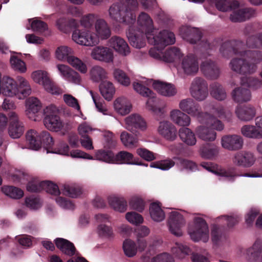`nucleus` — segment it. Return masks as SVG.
Returning a JSON list of instances; mask_svg holds the SVG:
<instances>
[{
    "instance_id": "f257e3e1",
    "label": "nucleus",
    "mask_w": 262,
    "mask_h": 262,
    "mask_svg": "<svg viewBox=\"0 0 262 262\" xmlns=\"http://www.w3.org/2000/svg\"><path fill=\"white\" fill-rule=\"evenodd\" d=\"M244 42L239 40H228L224 42L220 48V53L229 58L233 54L238 55L245 58H235L231 60L232 70L243 75L250 74L255 72L256 64L262 59V54L257 50H244Z\"/></svg>"
},
{
    "instance_id": "f03ea898",
    "label": "nucleus",
    "mask_w": 262,
    "mask_h": 262,
    "mask_svg": "<svg viewBox=\"0 0 262 262\" xmlns=\"http://www.w3.org/2000/svg\"><path fill=\"white\" fill-rule=\"evenodd\" d=\"M137 23L140 31L145 32L147 35L146 39L148 43H154L163 48L166 45H172L175 42L174 34L168 30H163L157 35H153L152 33L154 31L153 21L148 14L141 12L138 16Z\"/></svg>"
},
{
    "instance_id": "7ed1b4c3",
    "label": "nucleus",
    "mask_w": 262,
    "mask_h": 262,
    "mask_svg": "<svg viewBox=\"0 0 262 262\" xmlns=\"http://www.w3.org/2000/svg\"><path fill=\"white\" fill-rule=\"evenodd\" d=\"M118 1V3L113 4L110 8L111 18L120 23L134 24L136 20L135 11L138 7L137 0Z\"/></svg>"
},
{
    "instance_id": "20e7f679",
    "label": "nucleus",
    "mask_w": 262,
    "mask_h": 262,
    "mask_svg": "<svg viewBox=\"0 0 262 262\" xmlns=\"http://www.w3.org/2000/svg\"><path fill=\"white\" fill-rule=\"evenodd\" d=\"M9 97L17 96L19 99L28 97L31 93V86L24 78L17 76V81L9 77H4L1 84V93Z\"/></svg>"
},
{
    "instance_id": "39448f33",
    "label": "nucleus",
    "mask_w": 262,
    "mask_h": 262,
    "mask_svg": "<svg viewBox=\"0 0 262 262\" xmlns=\"http://www.w3.org/2000/svg\"><path fill=\"white\" fill-rule=\"evenodd\" d=\"M179 107L188 114L196 117L200 122L211 123L213 121L217 123V126L215 127L221 129L222 128L221 121L212 115L207 113H203L200 105L191 98H187L182 100L179 103Z\"/></svg>"
},
{
    "instance_id": "423d86ee",
    "label": "nucleus",
    "mask_w": 262,
    "mask_h": 262,
    "mask_svg": "<svg viewBox=\"0 0 262 262\" xmlns=\"http://www.w3.org/2000/svg\"><path fill=\"white\" fill-rule=\"evenodd\" d=\"M188 233L190 238L195 242L207 243L209 239V229L206 221L201 216L194 217L188 224Z\"/></svg>"
},
{
    "instance_id": "0eeeda50",
    "label": "nucleus",
    "mask_w": 262,
    "mask_h": 262,
    "mask_svg": "<svg viewBox=\"0 0 262 262\" xmlns=\"http://www.w3.org/2000/svg\"><path fill=\"white\" fill-rule=\"evenodd\" d=\"M40 147L43 146V150L47 153L52 152L62 155H68L69 146L64 142H60L55 148H53L54 141L53 137L48 131L44 130L39 133Z\"/></svg>"
},
{
    "instance_id": "6e6552de",
    "label": "nucleus",
    "mask_w": 262,
    "mask_h": 262,
    "mask_svg": "<svg viewBox=\"0 0 262 262\" xmlns=\"http://www.w3.org/2000/svg\"><path fill=\"white\" fill-rule=\"evenodd\" d=\"M58 110L56 106L51 105L43 110V123L45 126L52 131L58 132L62 129L63 124L58 115Z\"/></svg>"
},
{
    "instance_id": "1a4fd4ad",
    "label": "nucleus",
    "mask_w": 262,
    "mask_h": 262,
    "mask_svg": "<svg viewBox=\"0 0 262 262\" xmlns=\"http://www.w3.org/2000/svg\"><path fill=\"white\" fill-rule=\"evenodd\" d=\"M133 87L134 90L141 95L148 98L146 102V105L149 110L155 114H162L163 113V108L157 106V98L155 94L151 90L139 82H134Z\"/></svg>"
},
{
    "instance_id": "9d476101",
    "label": "nucleus",
    "mask_w": 262,
    "mask_h": 262,
    "mask_svg": "<svg viewBox=\"0 0 262 262\" xmlns=\"http://www.w3.org/2000/svg\"><path fill=\"white\" fill-rule=\"evenodd\" d=\"M32 78L35 82L42 84L47 92L52 94L59 95L62 93V90L50 79L46 72L41 70L34 71L32 74Z\"/></svg>"
},
{
    "instance_id": "9b49d317",
    "label": "nucleus",
    "mask_w": 262,
    "mask_h": 262,
    "mask_svg": "<svg viewBox=\"0 0 262 262\" xmlns=\"http://www.w3.org/2000/svg\"><path fill=\"white\" fill-rule=\"evenodd\" d=\"M9 124L8 133L9 136L13 139L19 138L24 134L25 126L20 120L18 114L14 111L8 112Z\"/></svg>"
},
{
    "instance_id": "f8f14e48",
    "label": "nucleus",
    "mask_w": 262,
    "mask_h": 262,
    "mask_svg": "<svg viewBox=\"0 0 262 262\" xmlns=\"http://www.w3.org/2000/svg\"><path fill=\"white\" fill-rule=\"evenodd\" d=\"M190 92L195 100L199 101L204 100L208 95L207 81L202 78L195 77L192 81Z\"/></svg>"
},
{
    "instance_id": "ddd939ff",
    "label": "nucleus",
    "mask_w": 262,
    "mask_h": 262,
    "mask_svg": "<svg viewBox=\"0 0 262 262\" xmlns=\"http://www.w3.org/2000/svg\"><path fill=\"white\" fill-rule=\"evenodd\" d=\"M72 39L77 43L85 46H95L99 41L96 34L86 30H74L72 34Z\"/></svg>"
},
{
    "instance_id": "4468645a",
    "label": "nucleus",
    "mask_w": 262,
    "mask_h": 262,
    "mask_svg": "<svg viewBox=\"0 0 262 262\" xmlns=\"http://www.w3.org/2000/svg\"><path fill=\"white\" fill-rule=\"evenodd\" d=\"M186 224L183 216L177 210L171 211L169 215L168 225L169 230L173 235L180 236L182 235V228Z\"/></svg>"
},
{
    "instance_id": "2eb2a0df",
    "label": "nucleus",
    "mask_w": 262,
    "mask_h": 262,
    "mask_svg": "<svg viewBox=\"0 0 262 262\" xmlns=\"http://www.w3.org/2000/svg\"><path fill=\"white\" fill-rule=\"evenodd\" d=\"M206 124L207 126H200L196 129V133L199 137L203 140L212 141L216 138V132L214 130L221 131L224 128V124L221 122L222 128L217 129L215 127L217 126V123L213 121L211 123L201 122Z\"/></svg>"
},
{
    "instance_id": "dca6fc26",
    "label": "nucleus",
    "mask_w": 262,
    "mask_h": 262,
    "mask_svg": "<svg viewBox=\"0 0 262 262\" xmlns=\"http://www.w3.org/2000/svg\"><path fill=\"white\" fill-rule=\"evenodd\" d=\"M158 132L163 138L169 141L175 140L178 136L176 127L168 121L160 122Z\"/></svg>"
},
{
    "instance_id": "f3484780",
    "label": "nucleus",
    "mask_w": 262,
    "mask_h": 262,
    "mask_svg": "<svg viewBox=\"0 0 262 262\" xmlns=\"http://www.w3.org/2000/svg\"><path fill=\"white\" fill-rule=\"evenodd\" d=\"M237 2H238V1ZM238 3L239 4V3ZM238 6L239 5L229 10V11L233 10L230 16V19L231 21L234 23L243 22L254 16L255 12L252 8H244L236 9ZM226 11H227L225 12ZM227 11H228V10Z\"/></svg>"
},
{
    "instance_id": "a211bd4d",
    "label": "nucleus",
    "mask_w": 262,
    "mask_h": 262,
    "mask_svg": "<svg viewBox=\"0 0 262 262\" xmlns=\"http://www.w3.org/2000/svg\"><path fill=\"white\" fill-rule=\"evenodd\" d=\"M201 70L208 79H217L220 75V70L216 64L212 60L207 59L203 61L200 67Z\"/></svg>"
},
{
    "instance_id": "6ab92c4d",
    "label": "nucleus",
    "mask_w": 262,
    "mask_h": 262,
    "mask_svg": "<svg viewBox=\"0 0 262 262\" xmlns=\"http://www.w3.org/2000/svg\"><path fill=\"white\" fill-rule=\"evenodd\" d=\"M223 147L229 150H237L243 146V140L242 137L236 135H226L221 140Z\"/></svg>"
},
{
    "instance_id": "aec40b11",
    "label": "nucleus",
    "mask_w": 262,
    "mask_h": 262,
    "mask_svg": "<svg viewBox=\"0 0 262 262\" xmlns=\"http://www.w3.org/2000/svg\"><path fill=\"white\" fill-rule=\"evenodd\" d=\"M127 37L130 45L136 48L140 49L145 45V38L147 35L145 32L138 31L136 32L133 27L130 26L128 31L126 33Z\"/></svg>"
},
{
    "instance_id": "412c9836",
    "label": "nucleus",
    "mask_w": 262,
    "mask_h": 262,
    "mask_svg": "<svg viewBox=\"0 0 262 262\" xmlns=\"http://www.w3.org/2000/svg\"><path fill=\"white\" fill-rule=\"evenodd\" d=\"M182 38L191 44L196 43L202 37V32L197 28L183 26L180 29Z\"/></svg>"
},
{
    "instance_id": "4be33fe9",
    "label": "nucleus",
    "mask_w": 262,
    "mask_h": 262,
    "mask_svg": "<svg viewBox=\"0 0 262 262\" xmlns=\"http://www.w3.org/2000/svg\"><path fill=\"white\" fill-rule=\"evenodd\" d=\"M182 68L187 75H194L199 70V63L196 57L190 54L185 57L182 61Z\"/></svg>"
},
{
    "instance_id": "5701e85b",
    "label": "nucleus",
    "mask_w": 262,
    "mask_h": 262,
    "mask_svg": "<svg viewBox=\"0 0 262 262\" xmlns=\"http://www.w3.org/2000/svg\"><path fill=\"white\" fill-rule=\"evenodd\" d=\"M127 129L133 134H139L138 129L144 130L146 128V123L143 118L139 115L134 114L129 116L126 119Z\"/></svg>"
},
{
    "instance_id": "b1692460",
    "label": "nucleus",
    "mask_w": 262,
    "mask_h": 262,
    "mask_svg": "<svg viewBox=\"0 0 262 262\" xmlns=\"http://www.w3.org/2000/svg\"><path fill=\"white\" fill-rule=\"evenodd\" d=\"M246 258L250 261H257L262 255V241L256 239L253 245L245 250Z\"/></svg>"
},
{
    "instance_id": "393cba45",
    "label": "nucleus",
    "mask_w": 262,
    "mask_h": 262,
    "mask_svg": "<svg viewBox=\"0 0 262 262\" xmlns=\"http://www.w3.org/2000/svg\"><path fill=\"white\" fill-rule=\"evenodd\" d=\"M27 115L28 117L34 121H37V117L39 114H41L40 112L41 108L40 101L35 97L29 98L27 101Z\"/></svg>"
},
{
    "instance_id": "a878e982",
    "label": "nucleus",
    "mask_w": 262,
    "mask_h": 262,
    "mask_svg": "<svg viewBox=\"0 0 262 262\" xmlns=\"http://www.w3.org/2000/svg\"><path fill=\"white\" fill-rule=\"evenodd\" d=\"M92 56L96 60L106 62L112 61L113 59L112 50L108 48L101 46H98L93 49Z\"/></svg>"
},
{
    "instance_id": "bb28decb",
    "label": "nucleus",
    "mask_w": 262,
    "mask_h": 262,
    "mask_svg": "<svg viewBox=\"0 0 262 262\" xmlns=\"http://www.w3.org/2000/svg\"><path fill=\"white\" fill-rule=\"evenodd\" d=\"M152 85L155 90L160 94L164 96L171 97L177 93L174 86L171 83L155 81Z\"/></svg>"
},
{
    "instance_id": "cd10ccee",
    "label": "nucleus",
    "mask_w": 262,
    "mask_h": 262,
    "mask_svg": "<svg viewBox=\"0 0 262 262\" xmlns=\"http://www.w3.org/2000/svg\"><path fill=\"white\" fill-rule=\"evenodd\" d=\"M111 47L123 55H126L129 52V48L124 39L117 36H114L109 40Z\"/></svg>"
},
{
    "instance_id": "c85d7f7f",
    "label": "nucleus",
    "mask_w": 262,
    "mask_h": 262,
    "mask_svg": "<svg viewBox=\"0 0 262 262\" xmlns=\"http://www.w3.org/2000/svg\"><path fill=\"white\" fill-rule=\"evenodd\" d=\"M235 114L239 120L249 121L255 117L256 111L254 107L245 105L237 106L235 110Z\"/></svg>"
},
{
    "instance_id": "c756f323",
    "label": "nucleus",
    "mask_w": 262,
    "mask_h": 262,
    "mask_svg": "<svg viewBox=\"0 0 262 262\" xmlns=\"http://www.w3.org/2000/svg\"><path fill=\"white\" fill-rule=\"evenodd\" d=\"M107 200L109 205L115 211L122 213L127 210V202L123 197L111 195Z\"/></svg>"
},
{
    "instance_id": "7c9ffc66",
    "label": "nucleus",
    "mask_w": 262,
    "mask_h": 262,
    "mask_svg": "<svg viewBox=\"0 0 262 262\" xmlns=\"http://www.w3.org/2000/svg\"><path fill=\"white\" fill-rule=\"evenodd\" d=\"M92 130V128L86 124H81L78 127L79 133L82 138L81 144L83 147L89 150L93 149L92 140L89 135Z\"/></svg>"
},
{
    "instance_id": "2f4dec72",
    "label": "nucleus",
    "mask_w": 262,
    "mask_h": 262,
    "mask_svg": "<svg viewBox=\"0 0 262 262\" xmlns=\"http://www.w3.org/2000/svg\"><path fill=\"white\" fill-rule=\"evenodd\" d=\"M257 216L258 217L255 223V227L261 229L262 228V215L260 214L259 208H252L247 212L245 216L246 224L249 226H251Z\"/></svg>"
},
{
    "instance_id": "473e14b6",
    "label": "nucleus",
    "mask_w": 262,
    "mask_h": 262,
    "mask_svg": "<svg viewBox=\"0 0 262 262\" xmlns=\"http://www.w3.org/2000/svg\"><path fill=\"white\" fill-rule=\"evenodd\" d=\"M194 3H203L205 0H191ZM210 3L214 4L217 10L221 11H228L232 8L238 5L237 1L235 0H207Z\"/></svg>"
},
{
    "instance_id": "72a5a7b5",
    "label": "nucleus",
    "mask_w": 262,
    "mask_h": 262,
    "mask_svg": "<svg viewBox=\"0 0 262 262\" xmlns=\"http://www.w3.org/2000/svg\"><path fill=\"white\" fill-rule=\"evenodd\" d=\"M171 120L176 124L182 126H188L190 122V117L185 113L179 110H174L170 112Z\"/></svg>"
},
{
    "instance_id": "f704fd0d",
    "label": "nucleus",
    "mask_w": 262,
    "mask_h": 262,
    "mask_svg": "<svg viewBox=\"0 0 262 262\" xmlns=\"http://www.w3.org/2000/svg\"><path fill=\"white\" fill-rule=\"evenodd\" d=\"M58 29L64 33H67L72 29H76L79 26V23L73 18L68 19L62 17L56 21Z\"/></svg>"
},
{
    "instance_id": "c9c22d12",
    "label": "nucleus",
    "mask_w": 262,
    "mask_h": 262,
    "mask_svg": "<svg viewBox=\"0 0 262 262\" xmlns=\"http://www.w3.org/2000/svg\"><path fill=\"white\" fill-rule=\"evenodd\" d=\"M26 144L28 148L37 150L40 148L39 133L35 130H29L26 134Z\"/></svg>"
},
{
    "instance_id": "e433bc0d",
    "label": "nucleus",
    "mask_w": 262,
    "mask_h": 262,
    "mask_svg": "<svg viewBox=\"0 0 262 262\" xmlns=\"http://www.w3.org/2000/svg\"><path fill=\"white\" fill-rule=\"evenodd\" d=\"M56 247L63 253L72 256L75 253V248L74 245L69 241L62 238H57L55 239Z\"/></svg>"
},
{
    "instance_id": "4c0bfd02",
    "label": "nucleus",
    "mask_w": 262,
    "mask_h": 262,
    "mask_svg": "<svg viewBox=\"0 0 262 262\" xmlns=\"http://www.w3.org/2000/svg\"><path fill=\"white\" fill-rule=\"evenodd\" d=\"M95 29L97 36L102 39L110 37L111 31L106 22L103 19H97L95 23Z\"/></svg>"
},
{
    "instance_id": "58836bf2",
    "label": "nucleus",
    "mask_w": 262,
    "mask_h": 262,
    "mask_svg": "<svg viewBox=\"0 0 262 262\" xmlns=\"http://www.w3.org/2000/svg\"><path fill=\"white\" fill-rule=\"evenodd\" d=\"M233 100L237 103L247 102L251 99V92L248 89L238 87L235 88L232 93Z\"/></svg>"
},
{
    "instance_id": "ea45409f",
    "label": "nucleus",
    "mask_w": 262,
    "mask_h": 262,
    "mask_svg": "<svg viewBox=\"0 0 262 262\" xmlns=\"http://www.w3.org/2000/svg\"><path fill=\"white\" fill-rule=\"evenodd\" d=\"M149 211L151 218L155 222H160L165 219V213L161 208V205L159 202L151 203Z\"/></svg>"
},
{
    "instance_id": "a19ab883",
    "label": "nucleus",
    "mask_w": 262,
    "mask_h": 262,
    "mask_svg": "<svg viewBox=\"0 0 262 262\" xmlns=\"http://www.w3.org/2000/svg\"><path fill=\"white\" fill-rule=\"evenodd\" d=\"M210 93L213 98L219 101H223L227 97L225 89L217 82H214L210 85Z\"/></svg>"
},
{
    "instance_id": "79ce46f5",
    "label": "nucleus",
    "mask_w": 262,
    "mask_h": 262,
    "mask_svg": "<svg viewBox=\"0 0 262 262\" xmlns=\"http://www.w3.org/2000/svg\"><path fill=\"white\" fill-rule=\"evenodd\" d=\"M132 154L126 151H120L114 155V164H143L141 162L133 161Z\"/></svg>"
},
{
    "instance_id": "37998d69",
    "label": "nucleus",
    "mask_w": 262,
    "mask_h": 262,
    "mask_svg": "<svg viewBox=\"0 0 262 262\" xmlns=\"http://www.w3.org/2000/svg\"><path fill=\"white\" fill-rule=\"evenodd\" d=\"M179 135L182 141L188 145H193L196 143L194 134L187 127H182L179 129Z\"/></svg>"
},
{
    "instance_id": "c03bdc74",
    "label": "nucleus",
    "mask_w": 262,
    "mask_h": 262,
    "mask_svg": "<svg viewBox=\"0 0 262 262\" xmlns=\"http://www.w3.org/2000/svg\"><path fill=\"white\" fill-rule=\"evenodd\" d=\"M255 160L253 154L247 151L238 152L233 158L235 164H254Z\"/></svg>"
},
{
    "instance_id": "a18cd8bd",
    "label": "nucleus",
    "mask_w": 262,
    "mask_h": 262,
    "mask_svg": "<svg viewBox=\"0 0 262 262\" xmlns=\"http://www.w3.org/2000/svg\"><path fill=\"white\" fill-rule=\"evenodd\" d=\"M182 56V54L179 48L170 47L162 54V60L166 62H172L180 59Z\"/></svg>"
},
{
    "instance_id": "49530a36",
    "label": "nucleus",
    "mask_w": 262,
    "mask_h": 262,
    "mask_svg": "<svg viewBox=\"0 0 262 262\" xmlns=\"http://www.w3.org/2000/svg\"><path fill=\"white\" fill-rule=\"evenodd\" d=\"M99 89L102 96L107 101L112 100L115 90L112 83L103 81L99 85Z\"/></svg>"
},
{
    "instance_id": "de8ad7c7",
    "label": "nucleus",
    "mask_w": 262,
    "mask_h": 262,
    "mask_svg": "<svg viewBox=\"0 0 262 262\" xmlns=\"http://www.w3.org/2000/svg\"><path fill=\"white\" fill-rule=\"evenodd\" d=\"M2 192L13 199H19L24 195L23 191L14 186L5 185L1 187Z\"/></svg>"
},
{
    "instance_id": "09e8293b",
    "label": "nucleus",
    "mask_w": 262,
    "mask_h": 262,
    "mask_svg": "<svg viewBox=\"0 0 262 262\" xmlns=\"http://www.w3.org/2000/svg\"><path fill=\"white\" fill-rule=\"evenodd\" d=\"M200 167L203 168L214 174L226 177H232L231 172L223 169L220 165H199Z\"/></svg>"
},
{
    "instance_id": "8fccbe9b",
    "label": "nucleus",
    "mask_w": 262,
    "mask_h": 262,
    "mask_svg": "<svg viewBox=\"0 0 262 262\" xmlns=\"http://www.w3.org/2000/svg\"><path fill=\"white\" fill-rule=\"evenodd\" d=\"M241 219L238 214H233L231 215H222L216 219L217 223L225 222L228 228H232L238 224Z\"/></svg>"
},
{
    "instance_id": "3c124183",
    "label": "nucleus",
    "mask_w": 262,
    "mask_h": 262,
    "mask_svg": "<svg viewBox=\"0 0 262 262\" xmlns=\"http://www.w3.org/2000/svg\"><path fill=\"white\" fill-rule=\"evenodd\" d=\"M218 152L216 147L209 144L204 145L200 148V154L204 159L212 160L217 156Z\"/></svg>"
},
{
    "instance_id": "603ef678",
    "label": "nucleus",
    "mask_w": 262,
    "mask_h": 262,
    "mask_svg": "<svg viewBox=\"0 0 262 262\" xmlns=\"http://www.w3.org/2000/svg\"><path fill=\"white\" fill-rule=\"evenodd\" d=\"M211 236L212 243L215 245H219L224 241L225 236L223 235L220 226L214 224L211 226Z\"/></svg>"
},
{
    "instance_id": "864d4df0",
    "label": "nucleus",
    "mask_w": 262,
    "mask_h": 262,
    "mask_svg": "<svg viewBox=\"0 0 262 262\" xmlns=\"http://www.w3.org/2000/svg\"><path fill=\"white\" fill-rule=\"evenodd\" d=\"M94 157L99 161L114 164V154L111 150H98L95 152Z\"/></svg>"
},
{
    "instance_id": "5fc2aeb1",
    "label": "nucleus",
    "mask_w": 262,
    "mask_h": 262,
    "mask_svg": "<svg viewBox=\"0 0 262 262\" xmlns=\"http://www.w3.org/2000/svg\"><path fill=\"white\" fill-rule=\"evenodd\" d=\"M62 192L71 198H76L81 195L82 190L81 187L77 185H64Z\"/></svg>"
},
{
    "instance_id": "6e6d98bb",
    "label": "nucleus",
    "mask_w": 262,
    "mask_h": 262,
    "mask_svg": "<svg viewBox=\"0 0 262 262\" xmlns=\"http://www.w3.org/2000/svg\"><path fill=\"white\" fill-rule=\"evenodd\" d=\"M97 233L102 238L111 239L114 238V233L111 226L100 224L97 227Z\"/></svg>"
},
{
    "instance_id": "4d7b16f0",
    "label": "nucleus",
    "mask_w": 262,
    "mask_h": 262,
    "mask_svg": "<svg viewBox=\"0 0 262 262\" xmlns=\"http://www.w3.org/2000/svg\"><path fill=\"white\" fill-rule=\"evenodd\" d=\"M133 135L126 132H123L120 136L121 140L124 146L126 147H132L137 145L138 142L137 136L139 135L134 134Z\"/></svg>"
},
{
    "instance_id": "13d9d810",
    "label": "nucleus",
    "mask_w": 262,
    "mask_h": 262,
    "mask_svg": "<svg viewBox=\"0 0 262 262\" xmlns=\"http://www.w3.org/2000/svg\"><path fill=\"white\" fill-rule=\"evenodd\" d=\"M123 249L126 256L132 257L137 253V247L135 242L130 239L124 241L123 244Z\"/></svg>"
},
{
    "instance_id": "bf43d9fd",
    "label": "nucleus",
    "mask_w": 262,
    "mask_h": 262,
    "mask_svg": "<svg viewBox=\"0 0 262 262\" xmlns=\"http://www.w3.org/2000/svg\"><path fill=\"white\" fill-rule=\"evenodd\" d=\"M241 132L244 136L249 138H258L261 136L260 130L253 125H245L242 127Z\"/></svg>"
},
{
    "instance_id": "052dcab7",
    "label": "nucleus",
    "mask_w": 262,
    "mask_h": 262,
    "mask_svg": "<svg viewBox=\"0 0 262 262\" xmlns=\"http://www.w3.org/2000/svg\"><path fill=\"white\" fill-rule=\"evenodd\" d=\"M91 77L93 81L98 82L106 78L105 70L99 66H95L91 70Z\"/></svg>"
},
{
    "instance_id": "680f3d73",
    "label": "nucleus",
    "mask_w": 262,
    "mask_h": 262,
    "mask_svg": "<svg viewBox=\"0 0 262 262\" xmlns=\"http://www.w3.org/2000/svg\"><path fill=\"white\" fill-rule=\"evenodd\" d=\"M172 251L178 258H183L190 253V249L186 245L177 243L172 248Z\"/></svg>"
},
{
    "instance_id": "e2e57ef3",
    "label": "nucleus",
    "mask_w": 262,
    "mask_h": 262,
    "mask_svg": "<svg viewBox=\"0 0 262 262\" xmlns=\"http://www.w3.org/2000/svg\"><path fill=\"white\" fill-rule=\"evenodd\" d=\"M43 190L50 194L57 196L60 194V191L58 185L50 181H43Z\"/></svg>"
},
{
    "instance_id": "0e129e2a",
    "label": "nucleus",
    "mask_w": 262,
    "mask_h": 262,
    "mask_svg": "<svg viewBox=\"0 0 262 262\" xmlns=\"http://www.w3.org/2000/svg\"><path fill=\"white\" fill-rule=\"evenodd\" d=\"M246 45L250 48H259L262 46V34L249 36L246 40Z\"/></svg>"
},
{
    "instance_id": "69168bd1",
    "label": "nucleus",
    "mask_w": 262,
    "mask_h": 262,
    "mask_svg": "<svg viewBox=\"0 0 262 262\" xmlns=\"http://www.w3.org/2000/svg\"><path fill=\"white\" fill-rule=\"evenodd\" d=\"M67 61L73 67L80 72L82 73L86 72L87 68L86 65L77 57L71 55L69 57Z\"/></svg>"
},
{
    "instance_id": "338daca9",
    "label": "nucleus",
    "mask_w": 262,
    "mask_h": 262,
    "mask_svg": "<svg viewBox=\"0 0 262 262\" xmlns=\"http://www.w3.org/2000/svg\"><path fill=\"white\" fill-rule=\"evenodd\" d=\"M72 49L67 46H60L56 51V57L60 60H67L71 56Z\"/></svg>"
},
{
    "instance_id": "774afa93",
    "label": "nucleus",
    "mask_w": 262,
    "mask_h": 262,
    "mask_svg": "<svg viewBox=\"0 0 262 262\" xmlns=\"http://www.w3.org/2000/svg\"><path fill=\"white\" fill-rule=\"evenodd\" d=\"M125 219L134 225L142 224L144 221L142 216L134 211L128 212L125 214Z\"/></svg>"
}]
</instances>
